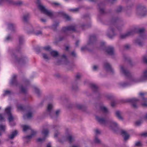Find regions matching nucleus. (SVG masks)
I'll return each instance as SVG.
<instances>
[{"instance_id": "nucleus-1", "label": "nucleus", "mask_w": 147, "mask_h": 147, "mask_svg": "<svg viewBox=\"0 0 147 147\" xmlns=\"http://www.w3.org/2000/svg\"><path fill=\"white\" fill-rule=\"evenodd\" d=\"M121 71L127 78L129 79V82H124L119 83V84L120 87L125 88L132 84V82L137 83L144 81L147 79V70H145L139 78H134L131 76L129 71L124 68L123 66L120 67Z\"/></svg>"}, {"instance_id": "nucleus-2", "label": "nucleus", "mask_w": 147, "mask_h": 147, "mask_svg": "<svg viewBox=\"0 0 147 147\" xmlns=\"http://www.w3.org/2000/svg\"><path fill=\"white\" fill-rule=\"evenodd\" d=\"M23 41V36H20L19 37V45L17 47L15 51L12 55V58L15 59L16 62L20 65H24L28 61L27 58L26 56L22 55L20 57H18V55L16 54L20 52L21 48L20 46L22 44Z\"/></svg>"}, {"instance_id": "nucleus-3", "label": "nucleus", "mask_w": 147, "mask_h": 147, "mask_svg": "<svg viewBox=\"0 0 147 147\" xmlns=\"http://www.w3.org/2000/svg\"><path fill=\"white\" fill-rule=\"evenodd\" d=\"M96 118L97 121L100 124L107 125H109L111 129L114 132L117 131L119 128L117 123L111 119H105V118L100 117L98 116H96Z\"/></svg>"}, {"instance_id": "nucleus-4", "label": "nucleus", "mask_w": 147, "mask_h": 147, "mask_svg": "<svg viewBox=\"0 0 147 147\" xmlns=\"http://www.w3.org/2000/svg\"><path fill=\"white\" fill-rule=\"evenodd\" d=\"M120 20V19L118 17L113 18L109 22V28L108 30L107 35L110 38H112L116 35L115 32V29L114 27H116V23L119 22Z\"/></svg>"}, {"instance_id": "nucleus-5", "label": "nucleus", "mask_w": 147, "mask_h": 147, "mask_svg": "<svg viewBox=\"0 0 147 147\" xmlns=\"http://www.w3.org/2000/svg\"><path fill=\"white\" fill-rule=\"evenodd\" d=\"M17 108L19 110L27 112L26 116L28 119H30L32 117V109L31 107L29 105L24 106L20 104L18 105Z\"/></svg>"}, {"instance_id": "nucleus-6", "label": "nucleus", "mask_w": 147, "mask_h": 147, "mask_svg": "<svg viewBox=\"0 0 147 147\" xmlns=\"http://www.w3.org/2000/svg\"><path fill=\"white\" fill-rule=\"evenodd\" d=\"M53 106L52 104H49L48 105L47 112V113L52 118L56 119L59 116L60 110H58L55 112L53 109Z\"/></svg>"}, {"instance_id": "nucleus-7", "label": "nucleus", "mask_w": 147, "mask_h": 147, "mask_svg": "<svg viewBox=\"0 0 147 147\" xmlns=\"http://www.w3.org/2000/svg\"><path fill=\"white\" fill-rule=\"evenodd\" d=\"M37 3L38 4V8L42 12L51 18L53 16V15L52 12L47 10L44 6L40 4V0H37Z\"/></svg>"}, {"instance_id": "nucleus-8", "label": "nucleus", "mask_w": 147, "mask_h": 147, "mask_svg": "<svg viewBox=\"0 0 147 147\" xmlns=\"http://www.w3.org/2000/svg\"><path fill=\"white\" fill-rule=\"evenodd\" d=\"M137 12L140 15L144 16L147 14V10L146 7L144 5H139L137 7Z\"/></svg>"}, {"instance_id": "nucleus-9", "label": "nucleus", "mask_w": 147, "mask_h": 147, "mask_svg": "<svg viewBox=\"0 0 147 147\" xmlns=\"http://www.w3.org/2000/svg\"><path fill=\"white\" fill-rule=\"evenodd\" d=\"M139 100L135 98H128L124 100L125 102H129L131 103L132 107L134 109H137L138 107L137 102Z\"/></svg>"}, {"instance_id": "nucleus-10", "label": "nucleus", "mask_w": 147, "mask_h": 147, "mask_svg": "<svg viewBox=\"0 0 147 147\" xmlns=\"http://www.w3.org/2000/svg\"><path fill=\"white\" fill-rule=\"evenodd\" d=\"M76 26L71 25L68 26L62 27L61 31L64 33L67 34V35H68V31H72L73 32H75L76 30Z\"/></svg>"}, {"instance_id": "nucleus-11", "label": "nucleus", "mask_w": 147, "mask_h": 147, "mask_svg": "<svg viewBox=\"0 0 147 147\" xmlns=\"http://www.w3.org/2000/svg\"><path fill=\"white\" fill-rule=\"evenodd\" d=\"M145 31V29L144 28L141 29L134 28V29L131 30V31H134L133 34L135 33H139L140 34V37L141 38L144 39V38L145 35L144 34V32Z\"/></svg>"}, {"instance_id": "nucleus-12", "label": "nucleus", "mask_w": 147, "mask_h": 147, "mask_svg": "<svg viewBox=\"0 0 147 147\" xmlns=\"http://www.w3.org/2000/svg\"><path fill=\"white\" fill-rule=\"evenodd\" d=\"M105 4L104 2H101L98 4L99 9V12L101 15H104L107 13L105 10L104 7Z\"/></svg>"}, {"instance_id": "nucleus-13", "label": "nucleus", "mask_w": 147, "mask_h": 147, "mask_svg": "<svg viewBox=\"0 0 147 147\" xmlns=\"http://www.w3.org/2000/svg\"><path fill=\"white\" fill-rule=\"evenodd\" d=\"M4 1H6L9 4L17 5H20L22 4L21 1L14 2L12 0H0V5L3 4Z\"/></svg>"}, {"instance_id": "nucleus-14", "label": "nucleus", "mask_w": 147, "mask_h": 147, "mask_svg": "<svg viewBox=\"0 0 147 147\" xmlns=\"http://www.w3.org/2000/svg\"><path fill=\"white\" fill-rule=\"evenodd\" d=\"M97 40L96 36L94 35H92L90 36L89 40L87 43L88 45H93L96 42Z\"/></svg>"}, {"instance_id": "nucleus-15", "label": "nucleus", "mask_w": 147, "mask_h": 147, "mask_svg": "<svg viewBox=\"0 0 147 147\" xmlns=\"http://www.w3.org/2000/svg\"><path fill=\"white\" fill-rule=\"evenodd\" d=\"M114 48L112 46H108L106 48L105 51L107 54L110 55H113L114 54Z\"/></svg>"}, {"instance_id": "nucleus-16", "label": "nucleus", "mask_w": 147, "mask_h": 147, "mask_svg": "<svg viewBox=\"0 0 147 147\" xmlns=\"http://www.w3.org/2000/svg\"><path fill=\"white\" fill-rule=\"evenodd\" d=\"M90 87L93 92L95 93H97L99 95H100V94L98 92V88L97 85L94 84H90Z\"/></svg>"}, {"instance_id": "nucleus-17", "label": "nucleus", "mask_w": 147, "mask_h": 147, "mask_svg": "<svg viewBox=\"0 0 147 147\" xmlns=\"http://www.w3.org/2000/svg\"><path fill=\"white\" fill-rule=\"evenodd\" d=\"M104 65L105 68L107 71H110L112 74L114 73V70L112 68L110 65L109 63L105 62L104 63Z\"/></svg>"}, {"instance_id": "nucleus-18", "label": "nucleus", "mask_w": 147, "mask_h": 147, "mask_svg": "<svg viewBox=\"0 0 147 147\" xmlns=\"http://www.w3.org/2000/svg\"><path fill=\"white\" fill-rule=\"evenodd\" d=\"M134 31H131V30L127 32L124 34H121L120 36V38L123 39L126 38L127 37L133 35Z\"/></svg>"}, {"instance_id": "nucleus-19", "label": "nucleus", "mask_w": 147, "mask_h": 147, "mask_svg": "<svg viewBox=\"0 0 147 147\" xmlns=\"http://www.w3.org/2000/svg\"><path fill=\"white\" fill-rule=\"evenodd\" d=\"M122 113V112L119 110L117 111L115 113V115L116 117L119 120L121 121H123V118L121 116Z\"/></svg>"}, {"instance_id": "nucleus-20", "label": "nucleus", "mask_w": 147, "mask_h": 147, "mask_svg": "<svg viewBox=\"0 0 147 147\" xmlns=\"http://www.w3.org/2000/svg\"><path fill=\"white\" fill-rule=\"evenodd\" d=\"M16 75H13L10 82L11 85L16 86L18 85V82L16 79Z\"/></svg>"}, {"instance_id": "nucleus-21", "label": "nucleus", "mask_w": 147, "mask_h": 147, "mask_svg": "<svg viewBox=\"0 0 147 147\" xmlns=\"http://www.w3.org/2000/svg\"><path fill=\"white\" fill-rule=\"evenodd\" d=\"M18 131L17 130H15L12 131L11 134L8 136V138L11 140L13 139L18 134Z\"/></svg>"}, {"instance_id": "nucleus-22", "label": "nucleus", "mask_w": 147, "mask_h": 147, "mask_svg": "<svg viewBox=\"0 0 147 147\" xmlns=\"http://www.w3.org/2000/svg\"><path fill=\"white\" fill-rule=\"evenodd\" d=\"M121 134L122 136H124V139L125 141L128 140L130 136L128 134L126 131L123 130H121Z\"/></svg>"}, {"instance_id": "nucleus-23", "label": "nucleus", "mask_w": 147, "mask_h": 147, "mask_svg": "<svg viewBox=\"0 0 147 147\" xmlns=\"http://www.w3.org/2000/svg\"><path fill=\"white\" fill-rule=\"evenodd\" d=\"M8 28L12 32H15L16 25L15 24L10 23L8 24Z\"/></svg>"}, {"instance_id": "nucleus-24", "label": "nucleus", "mask_w": 147, "mask_h": 147, "mask_svg": "<svg viewBox=\"0 0 147 147\" xmlns=\"http://www.w3.org/2000/svg\"><path fill=\"white\" fill-rule=\"evenodd\" d=\"M62 59L61 61H63V63L65 65H67L69 63L67 57L65 54H63L61 56Z\"/></svg>"}, {"instance_id": "nucleus-25", "label": "nucleus", "mask_w": 147, "mask_h": 147, "mask_svg": "<svg viewBox=\"0 0 147 147\" xmlns=\"http://www.w3.org/2000/svg\"><path fill=\"white\" fill-rule=\"evenodd\" d=\"M123 58L125 61H127L128 63L131 65H132V63L130 58L126 55H124L123 56Z\"/></svg>"}, {"instance_id": "nucleus-26", "label": "nucleus", "mask_w": 147, "mask_h": 147, "mask_svg": "<svg viewBox=\"0 0 147 147\" xmlns=\"http://www.w3.org/2000/svg\"><path fill=\"white\" fill-rule=\"evenodd\" d=\"M67 140L69 142V143H71L74 140V138L71 135H69L66 137Z\"/></svg>"}, {"instance_id": "nucleus-27", "label": "nucleus", "mask_w": 147, "mask_h": 147, "mask_svg": "<svg viewBox=\"0 0 147 147\" xmlns=\"http://www.w3.org/2000/svg\"><path fill=\"white\" fill-rule=\"evenodd\" d=\"M19 89L21 93L24 94H26L27 93L26 88L24 87L22 85H21L19 86Z\"/></svg>"}, {"instance_id": "nucleus-28", "label": "nucleus", "mask_w": 147, "mask_h": 147, "mask_svg": "<svg viewBox=\"0 0 147 147\" xmlns=\"http://www.w3.org/2000/svg\"><path fill=\"white\" fill-rule=\"evenodd\" d=\"M30 17V14L28 13H27L23 15V20L24 22H27Z\"/></svg>"}, {"instance_id": "nucleus-29", "label": "nucleus", "mask_w": 147, "mask_h": 147, "mask_svg": "<svg viewBox=\"0 0 147 147\" xmlns=\"http://www.w3.org/2000/svg\"><path fill=\"white\" fill-rule=\"evenodd\" d=\"M50 53L51 55L53 57H57L59 55L58 52L55 51H52Z\"/></svg>"}, {"instance_id": "nucleus-30", "label": "nucleus", "mask_w": 147, "mask_h": 147, "mask_svg": "<svg viewBox=\"0 0 147 147\" xmlns=\"http://www.w3.org/2000/svg\"><path fill=\"white\" fill-rule=\"evenodd\" d=\"M76 107L78 109L82 110L83 111H85L86 109V107L85 106L80 104L77 105Z\"/></svg>"}, {"instance_id": "nucleus-31", "label": "nucleus", "mask_w": 147, "mask_h": 147, "mask_svg": "<svg viewBox=\"0 0 147 147\" xmlns=\"http://www.w3.org/2000/svg\"><path fill=\"white\" fill-rule=\"evenodd\" d=\"M91 27V24H82L81 26L82 30H84L86 29H87L90 28Z\"/></svg>"}, {"instance_id": "nucleus-32", "label": "nucleus", "mask_w": 147, "mask_h": 147, "mask_svg": "<svg viewBox=\"0 0 147 147\" xmlns=\"http://www.w3.org/2000/svg\"><path fill=\"white\" fill-rule=\"evenodd\" d=\"M59 22H55L54 24L52 25V28L54 30H57V27H58L59 25Z\"/></svg>"}, {"instance_id": "nucleus-33", "label": "nucleus", "mask_w": 147, "mask_h": 147, "mask_svg": "<svg viewBox=\"0 0 147 147\" xmlns=\"http://www.w3.org/2000/svg\"><path fill=\"white\" fill-rule=\"evenodd\" d=\"M41 133L42 134L44 135V137L46 138V137L49 134V131L47 129H43L42 130Z\"/></svg>"}, {"instance_id": "nucleus-34", "label": "nucleus", "mask_w": 147, "mask_h": 147, "mask_svg": "<svg viewBox=\"0 0 147 147\" xmlns=\"http://www.w3.org/2000/svg\"><path fill=\"white\" fill-rule=\"evenodd\" d=\"M135 43L136 44L138 45L140 47H142L143 46V43L139 39H136L135 41Z\"/></svg>"}, {"instance_id": "nucleus-35", "label": "nucleus", "mask_w": 147, "mask_h": 147, "mask_svg": "<svg viewBox=\"0 0 147 147\" xmlns=\"http://www.w3.org/2000/svg\"><path fill=\"white\" fill-rule=\"evenodd\" d=\"M100 110L105 113H107L108 112L107 109L105 107L101 106L100 107Z\"/></svg>"}, {"instance_id": "nucleus-36", "label": "nucleus", "mask_w": 147, "mask_h": 147, "mask_svg": "<svg viewBox=\"0 0 147 147\" xmlns=\"http://www.w3.org/2000/svg\"><path fill=\"white\" fill-rule=\"evenodd\" d=\"M34 90L36 93L37 94L38 96L40 97L41 94V92L40 90L36 87H34Z\"/></svg>"}, {"instance_id": "nucleus-37", "label": "nucleus", "mask_w": 147, "mask_h": 147, "mask_svg": "<svg viewBox=\"0 0 147 147\" xmlns=\"http://www.w3.org/2000/svg\"><path fill=\"white\" fill-rule=\"evenodd\" d=\"M11 107H8L5 109V112L7 115L11 114Z\"/></svg>"}, {"instance_id": "nucleus-38", "label": "nucleus", "mask_w": 147, "mask_h": 147, "mask_svg": "<svg viewBox=\"0 0 147 147\" xmlns=\"http://www.w3.org/2000/svg\"><path fill=\"white\" fill-rule=\"evenodd\" d=\"M6 129V126L4 124H0V130L2 132H4Z\"/></svg>"}, {"instance_id": "nucleus-39", "label": "nucleus", "mask_w": 147, "mask_h": 147, "mask_svg": "<svg viewBox=\"0 0 147 147\" xmlns=\"http://www.w3.org/2000/svg\"><path fill=\"white\" fill-rule=\"evenodd\" d=\"M23 131L24 132L26 131L28 129H30V127L26 125H23L22 126Z\"/></svg>"}, {"instance_id": "nucleus-40", "label": "nucleus", "mask_w": 147, "mask_h": 147, "mask_svg": "<svg viewBox=\"0 0 147 147\" xmlns=\"http://www.w3.org/2000/svg\"><path fill=\"white\" fill-rule=\"evenodd\" d=\"M51 4L53 6H55V7L59 6L60 7H62V6L60 3L57 2H52L51 3Z\"/></svg>"}, {"instance_id": "nucleus-41", "label": "nucleus", "mask_w": 147, "mask_h": 147, "mask_svg": "<svg viewBox=\"0 0 147 147\" xmlns=\"http://www.w3.org/2000/svg\"><path fill=\"white\" fill-rule=\"evenodd\" d=\"M7 115L8 116V119L9 122H10L13 120L14 118L11 114Z\"/></svg>"}, {"instance_id": "nucleus-42", "label": "nucleus", "mask_w": 147, "mask_h": 147, "mask_svg": "<svg viewBox=\"0 0 147 147\" xmlns=\"http://www.w3.org/2000/svg\"><path fill=\"white\" fill-rule=\"evenodd\" d=\"M94 142L95 143L99 144L100 143V140L98 138L97 136H95V139L94 140Z\"/></svg>"}, {"instance_id": "nucleus-43", "label": "nucleus", "mask_w": 147, "mask_h": 147, "mask_svg": "<svg viewBox=\"0 0 147 147\" xmlns=\"http://www.w3.org/2000/svg\"><path fill=\"white\" fill-rule=\"evenodd\" d=\"M42 55L43 58L46 61H47L50 59V58L48 56L47 54L43 53L42 54Z\"/></svg>"}, {"instance_id": "nucleus-44", "label": "nucleus", "mask_w": 147, "mask_h": 147, "mask_svg": "<svg viewBox=\"0 0 147 147\" xmlns=\"http://www.w3.org/2000/svg\"><path fill=\"white\" fill-rule=\"evenodd\" d=\"M122 9V7L121 6H119L117 7L115 11L116 13H119L121 12Z\"/></svg>"}, {"instance_id": "nucleus-45", "label": "nucleus", "mask_w": 147, "mask_h": 147, "mask_svg": "<svg viewBox=\"0 0 147 147\" xmlns=\"http://www.w3.org/2000/svg\"><path fill=\"white\" fill-rule=\"evenodd\" d=\"M4 93L3 94V96H4L7 95H10L11 94V92L9 90H5L4 91Z\"/></svg>"}, {"instance_id": "nucleus-46", "label": "nucleus", "mask_w": 147, "mask_h": 147, "mask_svg": "<svg viewBox=\"0 0 147 147\" xmlns=\"http://www.w3.org/2000/svg\"><path fill=\"white\" fill-rule=\"evenodd\" d=\"M63 18L65 19L67 21H70L71 20L70 17L66 13L63 17Z\"/></svg>"}, {"instance_id": "nucleus-47", "label": "nucleus", "mask_w": 147, "mask_h": 147, "mask_svg": "<svg viewBox=\"0 0 147 147\" xmlns=\"http://www.w3.org/2000/svg\"><path fill=\"white\" fill-rule=\"evenodd\" d=\"M72 89L74 91L77 90L78 89V87L76 84H73L72 87Z\"/></svg>"}, {"instance_id": "nucleus-48", "label": "nucleus", "mask_w": 147, "mask_h": 147, "mask_svg": "<svg viewBox=\"0 0 147 147\" xmlns=\"http://www.w3.org/2000/svg\"><path fill=\"white\" fill-rule=\"evenodd\" d=\"M35 49L37 53H40L41 51V47L38 46H37L35 48Z\"/></svg>"}, {"instance_id": "nucleus-49", "label": "nucleus", "mask_w": 147, "mask_h": 147, "mask_svg": "<svg viewBox=\"0 0 147 147\" xmlns=\"http://www.w3.org/2000/svg\"><path fill=\"white\" fill-rule=\"evenodd\" d=\"M80 8L78 7L75 9H69V11L73 12H76L79 11Z\"/></svg>"}, {"instance_id": "nucleus-50", "label": "nucleus", "mask_w": 147, "mask_h": 147, "mask_svg": "<svg viewBox=\"0 0 147 147\" xmlns=\"http://www.w3.org/2000/svg\"><path fill=\"white\" fill-rule=\"evenodd\" d=\"M54 76L55 78L58 79H60L62 77L61 75L59 73H56L54 75Z\"/></svg>"}, {"instance_id": "nucleus-51", "label": "nucleus", "mask_w": 147, "mask_h": 147, "mask_svg": "<svg viewBox=\"0 0 147 147\" xmlns=\"http://www.w3.org/2000/svg\"><path fill=\"white\" fill-rule=\"evenodd\" d=\"M23 81L24 83L26 84V86L29 85L30 84V82L28 80L24 79L23 80Z\"/></svg>"}, {"instance_id": "nucleus-52", "label": "nucleus", "mask_w": 147, "mask_h": 147, "mask_svg": "<svg viewBox=\"0 0 147 147\" xmlns=\"http://www.w3.org/2000/svg\"><path fill=\"white\" fill-rule=\"evenodd\" d=\"M43 49L45 50L46 51H50L51 49V47L49 46H48L46 47H43Z\"/></svg>"}, {"instance_id": "nucleus-53", "label": "nucleus", "mask_w": 147, "mask_h": 147, "mask_svg": "<svg viewBox=\"0 0 147 147\" xmlns=\"http://www.w3.org/2000/svg\"><path fill=\"white\" fill-rule=\"evenodd\" d=\"M143 61L144 63L147 64V55H145L143 57Z\"/></svg>"}, {"instance_id": "nucleus-54", "label": "nucleus", "mask_w": 147, "mask_h": 147, "mask_svg": "<svg viewBox=\"0 0 147 147\" xmlns=\"http://www.w3.org/2000/svg\"><path fill=\"white\" fill-rule=\"evenodd\" d=\"M58 15L61 16H62L63 17L65 16L66 13L63 11H59L58 12Z\"/></svg>"}, {"instance_id": "nucleus-55", "label": "nucleus", "mask_w": 147, "mask_h": 147, "mask_svg": "<svg viewBox=\"0 0 147 147\" xmlns=\"http://www.w3.org/2000/svg\"><path fill=\"white\" fill-rule=\"evenodd\" d=\"M140 95L141 96H142V99L144 101H146V100H147V98H145L144 96V93H140Z\"/></svg>"}, {"instance_id": "nucleus-56", "label": "nucleus", "mask_w": 147, "mask_h": 147, "mask_svg": "<svg viewBox=\"0 0 147 147\" xmlns=\"http://www.w3.org/2000/svg\"><path fill=\"white\" fill-rule=\"evenodd\" d=\"M142 144L140 141L137 142L135 144V146H141Z\"/></svg>"}, {"instance_id": "nucleus-57", "label": "nucleus", "mask_w": 147, "mask_h": 147, "mask_svg": "<svg viewBox=\"0 0 147 147\" xmlns=\"http://www.w3.org/2000/svg\"><path fill=\"white\" fill-rule=\"evenodd\" d=\"M34 34L36 36H38L42 34V32L41 31L38 30L34 33Z\"/></svg>"}, {"instance_id": "nucleus-58", "label": "nucleus", "mask_w": 147, "mask_h": 147, "mask_svg": "<svg viewBox=\"0 0 147 147\" xmlns=\"http://www.w3.org/2000/svg\"><path fill=\"white\" fill-rule=\"evenodd\" d=\"M46 138L45 137H44L42 138H38L37 140V142H40L42 141H44L45 140Z\"/></svg>"}, {"instance_id": "nucleus-59", "label": "nucleus", "mask_w": 147, "mask_h": 147, "mask_svg": "<svg viewBox=\"0 0 147 147\" xmlns=\"http://www.w3.org/2000/svg\"><path fill=\"white\" fill-rule=\"evenodd\" d=\"M31 131V135L33 136L35 135L37 133V132L36 131H35L33 129H30Z\"/></svg>"}, {"instance_id": "nucleus-60", "label": "nucleus", "mask_w": 147, "mask_h": 147, "mask_svg": "<svg viewBox=\"0 0 147 147\" xmlns=\"http://www.w3.org/2000/svg\"><path fill=\"white\" fill-rule=\"evenodd\" d=\"M12 37L11 36L10 34L8 35L7 37L6 38V40L7 41H9L10 40H12Z\"/></svg>"}, {"instance_id": "nucleus-61", "label": "nucleus", "mask_w": 147, "mask_h": 147, "mask_svg": "<svg viewBox=\"0 0 147 147\" xmlns=\"http://www.w3.org/2000/svg\"><path fill=\"white\" fill-rule=\"evenodd\" d=\"M65 36H60L59 37V41H61L65 38Z\"/></svg>"}, {"instance_id": "nucleus-62", "label": "nucleus", "mask_w": 147, "mask_h": 147, "mask_svg": "<svg viewBox=\"0 0 147 147\" xmlns=\"http://www.w3.org/2000/svg\"><path fill=\"white\" fill-rule=\"evenodd\" d=\"M141 123V122L140 121H136L135 123V124L137 126L140 125Z\"/></svg>"}, {"instance_id": "nucleus-63", "label": "nucleus", "mask_w": 147, "mask_h": 147, "mask_svg": "<svg viewBox=\"0 0 147 147\" xmlns=\"http://www.w3.org/2000/svg\"><path fill=\"white\" fill-rule=\"evenodd\" d=\"M32 136L31 135H30L24 137V138L27 139H30L32 138Z\"/></svg>"}, {"instance_id": "nucleus-64", "label": "nucleus", "mask_w": 147, "mask_h": 147, "mask_svg": "<svg viewBox=\"0 0 147 147\" xmlns=\"http://www.w3.org/2000/svg\"><path fill=\"white\" fill-rule=\"evenodd\" d=\"M141 136L144 137H147V132L141 134Z\"/></svg>"}]
</instances>
